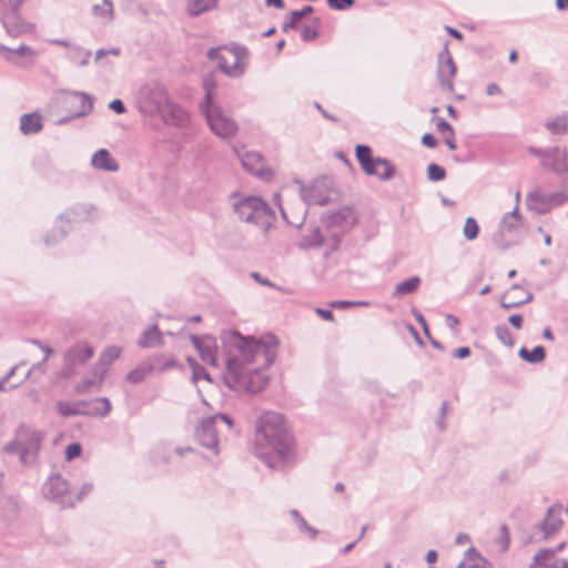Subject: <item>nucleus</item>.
I'll return each instance as SVG.
<instances>
[{
	"mask_svg": "<svg viewBox=\"0 0 568 568\" xmlns=\"http://www.w3.org/2000/svg\"><path fill=\"white\" fill-rule=\"evenodd\" d=\"M222 343L226 365L223 379L226 386L237 393L261 392L267 384L264 369L276 357L277 338L267 334L256 339L229 331L223 333Z\"/></svg>",
	"mask_w": 568,
	"mask_h": 568,
	"instance_id": "obj_1",
	"label": "nucleus"
},
{
	"mask_svg": "<svg viewBox=\"0 0 568 568\" xmlns=\"http://www.w3.org/2000/svg\"><path fill=\"white\" fill-rule=\"evenodd\" d=\"M294 438L283 416L264 413L256 423L254 454L266 466L282 469L294 463Z\"/></svg>",
	"mask_w": 568,
	"mask_h": 568,
	"instance_id": "obj_2",
	"label": "nucleus"
},
{
	"mask_svg": "<svg viewBox=\"0 0 568 568\" xmlns=\"http://www.w3.org/2000/svg\"><path fill=\"white\" fill-rule=\"evenodd\" d=\"M232 207L237 217L266 231L275 220L273 210L257 196H232Z\"/></svg>",
	"mask_w": 568,
	"mask_h": 568,
	"instance_id": "obj_3",
	"label": "nucleus"
},
{
	"mask_svg": "<svg viewBox=\"0 0 568 568\" xmlns=\"http://www.w3.org/2000/svg\"><path fill=\"white\" fill-rule=\"evenodd\" d=\"M43 438V432L21 425L16 430L14 439L4 446V450L17 454L21 464L30 465L36 462Z\"/></svg>",
	"mask_w": 568,
	"mask_h": 568,
	"instance_id": "obj_4",
	"label": "nucleus"
},
{
	"mask_svg": "<svg viewBox=\"0 0 568 568\" xmlns=\"http://www.w3.org/2000/svg\"><path fill=\"white\" fill-rule=\"evenodd\" d=\"M207 57L216 61L219 69L230 78H240L246 70L247 49L243 45L211 48Z\"/></svg>",
	"mask_w": 568,
	"mask_h": 568,
	"instance_id": "obj_5",
	"label": "nucleus"
},
{
	"mask_svg": "<svg viewBox=\"0 0 568 568\" xmlns=\"http://www.w3.org/2000/svg\"><path fill=\"white\" fill-rule=\"evenodd\" d=\"M205 99L201 104V109L205 114L211 131L220 138L226 139L237 131V124L232 116L221 106L212 103L213 85L205 81Z\"/></svg>",
	"mask_w": 568,
	"mask_h": 568,
	"instance_id": "obj_6",
	"label": "nucleus"
},
{
	"mask_svg": "<svg viewBox=\"0 0 568 568\" xmlns=\"http://www.w3.org/2000/svg\"><path fill=\"white\" fill-rule=\"evenodd\" d=\"M169 99V92L162 83L150 81L138 90L134 102L141 114L153 118L162 111Z\"/></svg>",
	"mask_w": 568,
	"mask_h": 568,
	"instance_id": "obj_7",
	"label": "nucleus"
},
{
	"mask_svg": "<svg viewBox=\"0 0 568 568\" xmlns=\"http://www.w3.org/2000/svg\"><path fill=\"white\" fill-rule=\"evenodd\" d=\"M355 154L365 174L376 176L381 181H388L395 175L396 169L393 163L384 158H373L369 146L357 145Z\"/></svg>",
	"mask_w": 568,
	"mask_h": 568,
	"instance_id": "obj_8",
	"label": "nucleus"
},
{
	"mask_svg": "<svg viewBox=\"0 0 568 568\" xmlns=\"http://www.w3.org/2000/svg\"><path fill=\"white\" fill-rule=\"evenodd\" d=\"M219 423L224 424L229 429L233 427V422L230 416L225 414H216L214 416L203 418L195 432V437L199 444L213 450L214 454L219 453Z\"/></svg>",
	"mask_w": 568,
	"mask_h": 568,
	"instance_id": "obj_9",
	"label": "nucleus"
},
{
	"mask_svg": "<svg viewBox=\"0 0 568 568\" xmlns=\"http://www.w3.org/2000/svg\"><path fill=\"white\" fill-rule=\"evenodd\" d=\"M42 494L44 498L55 501L63 508L75 505L74 494L60 474H54L47 479L42 486Z\"/></svg>",
	"mask_w": 568,
	"mask_h": 568,
	"instance_id": "obj_10",
	"label": "nucleus"
},
{
	"mask_svg": "<svg viewBox=\"0 0 568 568\" xmlns=\"http://www.w3.org/2000/svg\"><path fill=\"white\" fill-rule=\"evenodd\" d=\"M568 201V193L558 191L554 193H542L540 191H532L527 195V205L529 210L545 214L552 209L562 205Z\"/></svg>",
	"mask_w": 568,
	"mask_h": 568,
	"instance_id": "obj_11",
	"label": "nucleus"
},
{
	"mask_svg": "<svg viewBox=\"0 0 568 568\" xmlns=\"http://www.w3.org/2000/svg\"><path fill=\"white\" fill-rule=\"evenodd\" d=\"M521 225V215L517 206L511 212L506 213L500 223L499 232L494 236V244L499 250H506L514 244L516 240H506L507 235H515Z\"/></svg>",
	"mask_w": 568,
	"mask_h": 568,
	"instance_id": "obj_12",
	"label": "nucleus"
},
{
	"mask_svg": "<svg viewBox=\"0 0 568 568\" xmlns=\"http://www.w3.org/2000/svg\"><path fill=\"white\" fill-rule=\"evenodd\" d=\"M456 72L457 68L448 50V42H446L437 57V78L444 91L452 92L454 90L453 79Z\"/></svg>",
	"mask_w": 568,
	"mask_h": 568,
	"instance_id": "obj_13",
	"label": "nucleus"
},
{
	"mask_svg": "<svg viewBox=\"0 0 568 568\" xmlns=\"http://www.w3.org/2000/svg\"><path fill=\"white\" fill-rule=\"evenodd\" d=\"M541 165L557 174L564 183H568V154L565 148H549Z\"/></svg>",
	"mask_w": 568,
	"mask_h": 568,
	"instance_id": "obj_14",
	"label": "nucleus"
},
{
	"mask_svg": "<svg viewBox=\"0 0 568 568\" xmlns=\"http://www.w3.org/2000/svg\"><path fill=\"white\" fill-rule=\"evenodd\" d=\"M190 339L197 351L201 359L213 367L217 366V346L216 342L213 337L205 335L199 337L196 335H191Z\"/></svg>",
	"mask_w": 568,
	"mask_h": 568,
	"instance_id": "obj_15",
	"label": "nucleus"
},
{
	"mask_svg": "<svg viewBox=\"0 0 568 568\" xmlns=\"http://www.w3.org/2000/svg\"><path fill=\"white\" fill-rule=\"evenodd\" d=\"M164 123L184 128L187 125L190 118L187 112L174 103L171 98L165 103V106L162 108V111L156 114Z\"/></svg>",
	"mask_w": 568,
	"mask_h": 568,
	"instance_id": "obj_16",
	"label": "nucleus"
},
{
	"mask_svg": "<svg viewBox=\"0 0 568 568\" xmlns=\"http://www.w3.org/2000/svg\"><path fill=\"white\" fill-rule=\"evenodd\" d=\"M94 355V348L87 342H79L64 353L65 366L84 365Z\"/></svg>",
	"mask_w": 568,
	"mask_h": 568,
	"instance_id": "obj_17",
	"label": "nucleus"
},
{
	"mask_svg": "<svg viewBox=\"0 0 568 568\" xmlns=\"http://www.w3.org/2000/svg\"><path fill=\"white\" fill-rule=\"evenodd\" d=\"M301 197L307 204L325 205L329 194L323 181H315L310 186L301 187Z\"/></svg>",
	"mask_w": 568,
	"mask_h": 568,
	"instance_id": "obj_18",
	"label": "nucleus"
},
{
	"mask_svg": "<svg viewBox=\"0 0 568 568\" xmlns=\"http://www.w3.org/2000/svg\"><path fill=\"white\" fill-rule=\"evenodd\" d=\"M532 300V294L518 284H514L503 296L500 305L510 310L526 304Z\"/></svg>",
	"mask_w": 568,
	"mask_h": 568,
	"instance_id": "obj_19",
	"label": "nucleus"
},
{
	"mask_svg": "<svg viewBox=\"0 0 568 568\" xmlns=\"http://www.w3.org/2000/svg\"><path fill=\"white\" fill-rule=\"evenodd\" d=\"M562 507L554 505L551 506L546 515L545 520L540 525V529L545 537L548 538L556 534L562 525Z\"/></svg>",
	"mask_w": 568,
	"mask_h": 568,
	"instance_id": "obj_20",
	"label": "nucleus"
},
{
	"mask_svg": "<svg viewBox=\"0 0 568 568\" xmlns=\"http://www.w3.org/2000/svg\"><path fill=\"white\" fill-rule=\"evenodd\" d=\"M220 0H185L184 10L189 18H197L219 8Z\"/></svg>",
	"mask_w": 568,
	"mask_h": 568,
	"instance_id": "obj_21",
	"label": "nucleus"
},
{
	"mask_svg": "<svg viewBox=\"0 0 568 568\" xmlns=\"http://www.w3.org/2000/svg\"><path fill=\"white\" fill-rule=\"evenodd\" d=\"M1 22L11 37H19L28 31V24L20 18L18 13H1Z\"/></svg>",
	"mask_w": 568,
	"mask_h": 568,
	"instance_id": "obj_22",
	"label": "nucleus"
},
{
	"mask_svg": "<svg viewBox=\"0 0 568 568\" xmlns=\"http://www.w3.org/2000/svg\"><path fill=\"white\" fill-rule=\"evenodd\" d=\"M91 165L99 171L116 172L119 170L118 162L111 156L106 149H100L93 153Z\"/></svg>",
	"mask_w": 568,
	"mask_h": 568,
	"instance_id": "obj_23",
	"label": "nucleus"
},
{
	"mask_svg": "<svg viewBox=\"0 0 568 568\" xmlns=\"http://www.w3.org/2000/svg\"><path fill=\"white\" fill-rule=\"evenodd\" d=\"M71 102L73 104H77L78 109L74 111L73 116L80 118L89 114L93 109V101L92 98L84 93L79 91H72L69 93Z\"/></svg>",
	"mask_w": 568,
	"mask_h": 568,
	"instance_id": "obj_24",
	"label": "nucleus"
},
{
	"mask_svg": "<svg viewBox=\"0 0 568 568\" xmlns=\"http://www.w3.org/2000/svg\"><path fill=\"white\" fill-rule=\"evenodd\" d=\"M243 168L251 174L261 175L263 172V159L256 152H244L239 154Z\"/></svg>",
	"mask_w": 568,
	"mask_h": 568,
	"instance_id": "obj_25",
	"label": "nucleus"
},
{
	"mask_svg": "<svg viewBox=\"0 0 568 568\" xmlns=\"http://www.w3.org/2000/svg\"><path fill=\"white\" fill-rule=\"evenodd\" d=\"M104 371H100L98 367H94L92 377L83 378L81 382H79L74 386L75 392L79 394H84L89 393L93 388L99 390L104 379Z\"/></svg>",
	"mask_w": 568,
	"mask_h": 568,
	"instance_id": "obj_26",
	"label": "nucleus"
},
{
	"mask_svg": "<svg viewBox=\"0 0 568 568\" xmlns=\"http://www.w3.org/2000/svg\"><path fill=\"white\" fill-rule=\"evenodd\" d=\"M529 568H559L556 558V550L542 549L535 555Z\"/></svg>",
	"mask_w": 568,
	"mask_h": 568,
	"instance_id": "obj_27",
	"label": "nucleus"
},
{
	"mask_svg": "<svg viewBox=\"0 0 568 568\" xmlns=\"http://www.w3.org/2000/svg\"><path fill=\"white\" fill-rule=\"evenodd\" d=\"M92 14L102 24H109L114 20V6L112 0H102L92 7Z\"/></svg>",
	"mask_w": 568,
	"mask_h": 568,
	"instance_id": "obj_28",
	"label": "nucleus"
},
{
	"mask_svg": "<svg viewBox=\"0 0 568 568\" xmlns=\"http://www.w3.org/2000/svg\"><path fill=\"white\" fill-rule=\"evenodd\" d=\"M42 128V116L38 113L23 114L20 118V130L24 135L38 133Z\"/></svg>",
	"mask_w": 568,
	"mask_h": 568,
	"instance_id": "obj_29",
	"label": "nucleus"
},
{
	"mask_svg": "<svg viewBox=\"0 0 568 568\" xmlns=\"http://www.w3.org/2000/svg\"><path fill=\"white\" fill-rule=\"evenodd\" d=\"M153 371H155L154 364L149 362V359L144 361L128 373L126 381L132 384L142 383Z\"/></svg>",
	"mask_w": 568,
	"mask_h": 568,
	"instance_id": "obj_30",
	"label": "nucleus"
},
{
	"mask_svg": "<svg viewBox=\"0 0 568 568\" xmlns=\"http://www.w3.org/2000/svg\"><path fill=\"white\" fill-rule=\"evenodd\" d=\"M162 334L156 325L145 329L138 341V345L142 348L155 347L162 344Z\"/></svg>",
	"mask_w": 568,
	"mask_h": 568,
	"instance_id": "obj_31",
	"label": "nucleus"
},
{
	"mask_svg": "<svg viewBox=\"0 0 568 568\" xmlns=\"http://www.w3.org/2000/svg\"><path fill=\"white\" fill-rule=\"evenodd\" d=\"M420 282L422 281L419 276H410L395 286L392 296L395 298H399L405 295L412 294L415 291H417V288L420 285Z\"/></svg>",
	"mask_w": 568,
	"mask_h": 568,
	"instance_id": "obj_32",
	"label": "nucleus"
},
{
	"mask_svg": "<svg viewBox=\"0 0 568 568\" xmlns=\"http://www.w3.org/2000/svg\"><path fill=\"white\" fill-rule=\"evenodd\" d=\"M88 405L87 402H63L60 400L57 403V409L62 416H77V415H85Z\"/></svg>",
	"mask_w": 568,
	"mask_h": 568,
	"instance_id": "obj_33",
	"label": "nucleus"
},
{
	"mask_svg": "<svg viewBox=\"0 0 568 568\" xmlns=\"http://www.w3.org/2000/svg\"><path fill=\"white\" fill-rule=\"evenodd\" d=\"M85 415L105 417L111 410V403L106 397L95 398L93 402H87Z\"/></svg>",
	"mask_w": 568,
	"mask_h": 568,
	"instance_id": "obj_34",
	"label": "nucleus"
},
{
	"mask_svg": "<svg viewBox=\"0 0 568 568\" xmlns=\"http://www.w3.org/2000/svg\"><path fill=\"white\" fill-rule=\"evenodd\" d=\"M480 564L488 565L487 560L481 557L478 550L474 547H470L464 556V560H462L457 568H485Z\"/></svg>",
	"mask_w": 568,
	"mask_h": 568,
	"instance_id": "obj_35",
	"label": "nucleus"
},
{
	"mask_svg": "<svg viewBox=\"0 0 568 568\" xmlns=\"http://www.w3.org/2000/svg\"><path fill=\"white\" fill-rule=\"evenodd\" d=\"M545 128L551 134H567L568 133V113L559 114L545 122Z\"/></svg>",
	"mask_w": 568,
	"mask_h": 568,
	"instance_id": "obj_36",
	"label": "nucleus"
},
{
	"mask_svg": "<svg viewBox=\"0 0 568 568\" xmlns=\"http://www.w3.org/2000/svg\"><path fill=\"white\" fill-rule=\"evenodd\" d=\"M122 353V348L119 346H109L105 348L102 354L100 355L99 363L95 365L100 371H104V373L108 369V366L118 359Z\"/></svg>",
	"mask_w": 568,
	"mask_h": 568,
	"instance_id": "obj_37",
	"label": "nucleus"
},
{
	"mask_svg": "<svg viewBox=\"0 0 568 568\" xmlns=\"http://www.w3.org/2000/svg\"><path fill=\"white\" fill-rule=\"evenodd\" d=\"M519 356L528 363L537 364L545 359L546 352L545 348L540 345L536 346L532 351H529L526 347H521L519 349Z\"/></svg>",
	"mask_w": 568,
	"mask_h": 568,
	"instance_id": "obj_38",
	"label": "nucleus"
},
{
	"mask_svg": "<svg viewBox=\"0 0 568 568\" xmlns=\"http://www.w3.org/2000/svg\"><path fill=\"white\" fill-rule=\"evenodd\" d=\"M91 57V51L90 50H84L80 47H72L71 48V51L69 53V59L80 65V67H84L89 63V59Z\"/></svg>",
	"mask_w": 568,
	"mask_h": 568,
	"instance_id": "obj_39",
	"label": "nucleus"
},
{
	"mask_svg": "<svg viewBox=\"0 0 568 568\" xmlns=\"http://www.w3.org/2000/svg\"><path fill=\"white\" fill-rule=\"evenodd\" d=\"M155 366V371H165L178 365V362L173 356L156 355L149 359Z\"/></svg>",
	"mask_w": 568,
	"mask_h": 568,
	"instance_id": "obj_40",
	"label": "nucleus"
},
{
	"mask_svg": "<svg viewBox=\"0 0 568 568\" xmlns=\"http://www.w3.org/2000/svg\"><path fill=\"white\" fill-rule=\"evenodd\" d=\"M321 26V19L314 18L308 26H305L302 30L301 38L303 41H312L318 37V29Z\"/></svg>",
	"mask_w": 568,
	"mask_h": 568,
	"instance_id": "obj_41",
	"label": "nucleus"
},
{
	"mask_svg": "<svg viewBox=\"0 0 568 568\" xmlns=\"http://www.w3.org/2000/svg\"><path fill=\"white\" fill-rule=\"evenodd\" d=\"M478 231H479V226H478L477 221L474 217H467L464 229H463L464 236L468 241H473L477 237Z\"/></svg>",
	"mask_w": 568,
	"mask_h": 568,
	"instance_id": "obj_42",
	"label": "nucleus"
},
{
	"mask_svg": "<svg viewBox=\"0 0 568 568\" xmlns=\"http://www.w3.org/2000/svg\"><path fill=\"white\" fill-rule=\"evenodd\" d=\"M496 337L500 343L511 347L514 345L513 335L506 325H498L495 328Z\"/></svg>",
	"mask_w": 568,
	"mask_h": 568,
	"instance_id": "obj_43",
	"label": "nucleus"
},
{
	"mask_svg": "<svg viewBox=\"0 0 568 568\" xmlns=\"http://www.w3.org/2000/svg\"><path fill=\"white\" fill-rule=\"evenodd\" d=\"M303 242L310 247H320L323 244V236L317 229L303 236Z\"/></svg>",
	"mask_w": 568,
	"mask_h": 568,
	"instance_id": "obj_44",
	"label": "nucleus"
},
{
	"mask_svg": "<svg viewBox=\"0 0 568 568\" xmlns=\"http://www.w3.org/2000/svg\"><path fill=\"white\" fill-rule=\"evenodd\" d=\"M427 176L430 181H440L445 179V169L438 164L432 163L427 168Z\"/></svg>",
	"mask_w": 568,
	"mask_h": 568,
	"instance_id": "obj_45",
	"label": "nucleus"
},
{
	"mask_svg": "<svg viewBox=\"0 0 568 568\" xmlns=\"http://www.w3.org/2000/svg\"><path fill=\"white\" fill-rule=\"evenodd\" d=\"M27 0H4L1 3V12L6 13H18L20 10V7L26 2Z\"/></svg>",
	"mask_w": 568,
	"mask_h": 568,
	"instance_id": "obj_46",
	"label": "nucleus"
},
{
	"mask_svg": "<svg viewBox=\"0 0 568 568\" xmlns=\"http://www.w3.org/2000/svg\"><path fill=\"white\" fill-rule=\"evenodd\" d=\"M187 362L193 369V379L197 381L203 378L210 381L209 373L203 367L199 366L194 359L189 358Z\"/></svg>",
	"mask_w": 568,
	"mask_h": 568,
	"instance_id": "obj_47",
	"label": "nucleus"
},
{
	"mask_svg": "<svg viewBox=\"0 0 568 568\" xmlns=\"http://www.w3.org/2000/svg\"><path fill=\"white\" fill-rule=\"evenodd\" d=\"M301 19H302V14H300L297 10L292 11L288 16V20L285 21L283 24V31H288L290 29H296Z\"/></svg>",
	"mask_w": 568,
	"mask_h": 568,
	"instance_id": "obj_48",
	"label": "nucleus"
},
{
	"mask_svg": "<svg viewBox=\"0 0 568 568\" xmlns=\"http://www.w3.org/2000/svg\"><path fill=\"white\" fill-rule=\"evenodd\" d=\"M327 4L335 10H346L354 6L355 0H326Z\"/></svg>",
	"mask_w": 568,
	"mask_h": 568,
	"instance_id": "obj_49",
	"label": "nucleus"
},
{
	"mask_svg": "<svg viewBox=\"0 0 568 568\" xmlns=\"http://www.w3.org/2000/svg\"><path fill=\"white\" fill-rule=\"evenodd\" d=\"M81 445L78 443L70 444L65 449V459L71 460L81 454Z\"/></svg>",
	"mask_w": 568,
	"mask_h": 568,
	"instance_id": "obj_50",
	"label": "nucleus"
},
{
	"mask_svg": "<svg viewBox=\"0 0 568 568\" xmlns=\"http://www.w3.org/2000/svg\"><path fill=\"white\" fill-rule=\"evenodd\" d=\"M11 53H16L19 55H26V54L34 55V51L26 44H21L17 49H13V50L11 49V51L9 53H4V55H3L4 59L10 60Z\"/></svg>",
	"mask_w": 568,
	"mask_h": 568,
	"instance_id": "obj_51",
	"label": "nucleus"
},
{
	"mask_svg": "<svg viewBox=\"0 0 568 568\" xmlns=\"http://www.w3.org/2000/svg\"><path fill=\"white\" fill-rule=\"evenodd\" d=\"M44 363H45V362H43V359H42L40 363L32 365V367H31V368L26 373V375L23 376V378H22L18 384L12 385L11 387H12V388L17 387V386H18L20 383H22L24 379L29 378L33 372H39V373L43 374V373L45 372V369H44Z\"/></svg>",
	"mask_w": 568,
	"mask_h": 568,
	"instance_id": "obj_52",
	"label": "nucleus"
},
{
	"mask_svg": "<svg viewBox=\"0 0 568 568\" xmlns=\"http://www.w3.org/2000/svg\"><path fill=\"white\" fill-rule=\"evenodd\" d=\"M108 54H112L114 57H118L120 54V49L119 48L99 49L95 52V61L102 60Z\"/></svg>",
	"mask_w": 568,
	"mask_h": 568,
	"instance_id": "obj_53",
	"label": "nucleus"
},
{
	"mask_svg": "<svg viewBox=\"0 0 568 568\" xmlns=\"http://www.w3.org/2000/svg\"><path fill=\"white\" fill-rule=\"evenodd\" d=\"M354 305H368L367 302H351V301H335L331 304L332 307L346 308Z\"/></svg>",
	"mask_w": 568,
	"mask_h": 568,
	"instance_id": "obj_54",
	"label": "nucleus"
},
{
	"mask_svg": "<svg viewBox=\"0 0 568 568\" xmlns=\"http://www.w3.org/2000/svg\"><path fill=\"white\" fill-rule=\"evenodd\" d=\"M93 489V485L91 483H84L81 487V490L74 495V499H75V504L80 500H82V498L84 496H87L88 494H90Z\"/></svg>",
	"mask_w": 568,
	"mask_h": 568,
	"instance_id": "obj_55",
	"label": "nucleus"
},
{
	"mask_svg": "<svg viewBox=\"0 0 568 568\" xmlns=\"http://www.w3.org/2000/svg\"><path fill=\"white\" fill-rule=\"evenodd\" d=\"M297 526H298V528H300L301 530L310 532L312 538H315V537L317 536V534H318V531H317L315 528L311 527V526L305 521V519H304V518H300V521L297 523Z\"/></svg>",
	"mask_w": 568,
	"mask_h": 568,
	"instance_id": "obj_56",
	"label": "nucleus"
},
{
	"mask_svg": "<svg viewBox=\"0 0 568 568\" xmlns=\"http://www.w3.org/2000/svg\"><path fill=\"white\" fill-rule=\"evenodd\" d=\"M413 314H414L416 321L422 325L424 333L427 336H429V329H428L427 322H426L424 315L419 311H416V310H413Z\"/></svg>",
	"mask_w": 568,
	"mask_h": 568,
	"instance_id": "obj_57",
	"label": "nucleus"
},
{
	"mask_svg": "<svg viewBox=\"0 0 568 568\" xmlns=\"http://www.w3.org/2000/svg\"><path fill=\"white\" fill-rule=\"evenodd\" d=\"M109 108L118 114H122L125 112L124 103L120 99L111 101Z\"/></svg>",
	"mask_w": 568,
	"mask_h": 568,
	"instance_id": "obj_58",
	"label": "nucleus"
},
{
	"mask_svg": "<svg viewBox=\"0 0 568 568\" xmlns=\"http://www.w3.org/2000/svg\"><path fill=\"white\" fill-rule=\"evenodd\" d=\"M527 150L530 154L539 158L541 162L544 161L545 156L548 154V149H538L535 146H529Z\"/></svg>",
	"mask_w": 568,
	"mask_h": 568,
	"instance_id": "obj_59",
	"label": "nucleus"
},
{
	"mask_svg": "<svg viewBox=\"0 0 568 568\" xmlns=\"http://www.w3.org/2000/svg\"><path fill=\"white\" fill-rule=\"evenodd\" d=\"M436 126L437 130L443 134H446L449 131L454 130L453 126L444 119H438Z\"/></svg>",
	"mask_w": 568,
	"mask_h": 568,
	"instance_id": "obj_60",
	"label": "nucleus"
},
{
	"mask_svg": "<svg viewBox=\"0 0 568 568\" xmlns=\"http://www.w3.org/2000/svg\"><path fill=\"white\" fill-rule=\"evenodd\" d=\"M351 215V211L348 209H343L336 213H334L331 219L333 223H339L342 219H346Z\"/></svg>",
	"mask_w": 568,
	"mask_h": 568,
	"instance_id": "obj_61",
	"label": "nucleus"
},
{
	"mask_svg": "<svg viewBox=\"0 0 568 568\" xmlns=\"http://www.w3.org/2000/svg\"><path fill=\"white\" fill-rule=\"evenodd\" d=\"M444 135H445V143L449 148V150H453V151L456 150L457 145H456V142H455V132H454V130L449 131L448 133H446Z\"/></svg>",
	"mask_w": 568,
	"mask_h": 568,
	"instance_id": "obj_62",
	"label": "nucleus"
},
{
	"mask_svg": "<svg viewBox=\"0 0 568 568\" xmlns=\"http://www.w3.org/2000/svg\"><path fill=\"white\" fill-rule=\"evenodd\" d=\"M422 143L427 148H435L437 144V140L433 134L426 133L422 138Z\"/></svg>",
	"mask_w": 568,
	"mask_h": 568,
	"instance_id": "obj_63",
	"label": "nucleus"
},
{
	"mask_svg": "<svg viewBox=\"0 0 568 568\" xmlns=\"http://www.w3.org/2000/svg\"><path fill=\"white\" fill-rule=\"evenodd\" d=\"M508 322L516 328L523 327V316L520 314H513L509 316Z\"/></svg>",
	"mask_w": 568,
	"mask_h": 568,
	"instance_id": "obj_64",
	"label": "nucleus"
}]
</instances>
